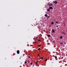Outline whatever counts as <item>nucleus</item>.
<instances>
[{
  "mask_svg": "<svg viewBox=\"0 0 67 67\" xmlns=\"http://www.w3.org/2000/svg\"><path fill=\"white\" fill-rule=\"evenodd\" d=\"M62 34H63V35H64V36L66 35V33L64 32H62Z\"/></svg>",
  "mask_w": 67,
  "mask_h": 67,
  "instance_id": "obj_1",
  "label": "nucleus"
},
{
  "mask_svg": "<svg viewBox=\"0 0 67 67\" xmlns=\"http://www.w3.org/2000/svg\"><path fill=\"white\" fill-rule=\"evenodd\" d=\"M53 3H55V4H57L58 2L56 1H53Z\"/></svg>",
  "mask_w": 67,
  "mask_h": 67,
  "instance_id": "obj_2",
  "label": "nucleus"
},
{
  "mask_svg": "<svg viewBox=\"0 0 67 67\" xmlns=\"http://www.w3.org/2000/svg\"><path fill=\"white\" fill-rule=\"evenodd\" d=\"M52 33H55V31H54V29H52Z\"/></svg>",
  "mask_w": 67,
  "mask_h": 67,
  "instance_id": "obj_3",
  "label": "nucleus"
},
{
  "mask_svg": "<svg viewBox=\"0 0 67 67\" xmlns=\"http://www.w3.org/2000/svg\"><path fill=\"white\" fill-rule=\"evenodd\" d=\"M49 9H53V7H50L49 8Z\"/></svg>",
  "mask_w": 67,
  "mask_h": 67,
  "instance_id": "obj_4",
  "label": "nucleus"
},
{
  "mask_svg": "<svg viewBox=\"0 0 67 67\" xmlns=\"http://www.w3.org/2000/svg\"><path fill=\"white\" fill-rule=\"evenodd\" d=\"M17 53L18 54H19V53H20V51L19 50L17 51Z\"/></svg>",
  "mask_w": 67,
  "mask_h": 67,
  "instance_id": "obj_5",
  "label": "nucleus"
},
{
  "mask_svg": "<svg viewBox=\"0 0 67 67\" xmlns=\"http://www.w3.org/2000/svg\"><path fill=\"white\" fill-rule=\"evenodd\" d=\"M47 36L48 37H51V35H48Z\"/></svg>",
  "mask_w": 67,
  "mask_h": 67,
  "instance_id": "obj_6",
  "label": "nucleus"
},
{
  "mask_svg": "<svg viewBox=\"0 0 67 67\" xmlns=\"http://www.w3.org/2000/svg\"><path fill=\"white\" fill-rule=\"evenodd\" d=\"M44 16H45V17H47V14H46L44 15Z\"/></svg>",
  "mask_w": 67,
  "mask_h": 67,
  "instance_id": "obj_7",
  "label": "nucleus"
},
{
  "mask_svg": "<svg viewBox=\"0 0 67 67\" xmlns=\"http://www.w3.org/2000/svg\"><path fill=\"white\" fill-rule=\"evenodd\" d=\"M55 58L56 60H57V56H55Z\"/></svg>",
  "mask_w": 67,
  "mask_h": 67,
  "instance_id": "obj_8",
  "label": "nucleus"
},
{
  "mask_svg": "<svg viewBox=\"0 0 67 67\" xmlns=\"http://www.w3.org/2000/svg\"><path fill=\"white\" fill-rule=\"evenodd\" d=\"M50 11V9H47V11Z\"/></svg>",
  "mask_w": 67,
  "mask_h": 67,
  "instance_id": "obj_9",
  "label": "nucleus"
},
{
  "mask_svg": "<svg viewBox=\"0 0 67 67\" xmlns=\"http://www.w3.org/2000/svg\"><path fill=\"white\" fill-rule=\"evenodd\" d=\"M60 39H62V38H63V36H60Z\"/></svg>",
  "mask_w": 67,
  "mask_h": 67,
  "instance_id": "obj_10",
  "label": "nucleus"
},
{
  "mask_svg": "<svg viewBox=\"0 0 67 67\" xmlns=\"http://www.w3.org/2000/svg\"><path fill=\"white\" fill-rule=\"evenodd\" d=\"M56 24H59V23H58V22H56Z\"/></svg>",
  "mask_w": 67,
  "mask_h": 67,
  "instance_id": "obj_11",
  "label": "nucleus"
},
{
  "mask_svg": "<svg viewBox=\"0 0 67 67\" xmlns=\"http://www.w3.org/2000/svg\"><path fill=\"white\" fill-rule=\"evenodd\" d=\"M51 24L52 25L54 24V22H51Z\"/></svg>",
  "mask_w": 67,
  "mask_h": 67,
  "instance_id": "obj_12",
  "label": "nucleus"
},
{
  "mask_svg": "<svg viewBox=\"0 0 67 67\" xmlns=\"http://www.w3.org/2000/svg\"><path fill=\"white\" fill-rule=\"evenodd\" d=\"M40 49H41V48H39L38 49V51H40Z\"/></svg>",
  "mask_w": 67,
  "mask_h": 67,
  "instance_id": "obj_13",
  "label": "nucleus"
},
{
  "mask_svg": "<svg viewBox=\"0 0 67 67\" xmlns=\"http://www.w3.org/2000/svg\"><path fill=\"white\" fill-rule=\"evenodd\" d=\"M40 58V59H43V57H41Z\"/></svg>",
  "mask_w": 67,
  "mask_h": 67,
  "instance_id": "obj_14",
  "label": "nucleus"
},
{
  "mask_svg": "<svg viewBox=\"0 0 67 67\" xmlns=\"http://www.w3.org/2000/svg\"><path fill=\"white\" fill-rule=\"evenodd\" d=\"M47 60V59L45 60V62H46Z\"/></svg>",
  "mask_w": 67,
  "mask_h": 67,
  "instance_id": "obj_15",
  "label": "nucleus"
},
{
  "mask_svg": "<svg viewBox=\"0 0 67 67\" xmlns=\"http://www.w3.org/2000/svg\"><path fill=\"white\" fill-rule=\"evenodd\" d=\"M47 17L48 18H50V16H47Z\"/></svg>",
  "mask_w": 67,
  "mask_h": 67,
  "instance_id": "obj_16",
  "label": "nucleus"
},
{
  "mask_svg": "<svg viewBox=\"0 0 67 67\" xmlns=\"http://www.w3.org/2000/svg\"><path fill=\"white\" fill-rule=\"evenodd\" d=\"M60 44H63V42H60Z\"/></svg>",
  "mask_w": 67,
  "mask_h": 67,
  "instance_id": "obj_17",
  "label": "nucleus"
},
{
  "mask_svg": "<svg viewBox=\"0 0 67 67\" xmlns=\"http://www.w3.org/2000/svg\"><path fill=\"white\" fill-rule=\"evenodd\" d=\"M25 64H26V63H27V62L25 61Z\"/></svg>",
  "mask_w": 67,
  "mask_h": 67,
  "instance_id": "obj_18",
  "label": "nucleus"
},
{
  "mask_svg": "<svg viewBox=\"0 0 67 67\" xmlns=\"http://www.w3.org/2000/svg\"><path fill=\"white\" fill-rule=\"evenodd\" d=\"M35 64H36V65H37L38 64H37V62H35Z\"/></svg>",
  "mask_w": 67,
  "mask_h": 67,
  "instance_id": "obj_19",
  "label": "nucleus"
},
{
  "mask_svg": "<svg viewBox=\"0 0 67 67\" xmlns=\"http://www.w3.org/2000/svg\"><path fill=\"white\" fill-rule=\"evenodd\" d=\"M41 44H40V45H38V46H41Z\"/></svg>",
  "mask_w": 67,
  "mask_h": 67,
  "instance_id": "obj_20",
  "label": "nucleus"
},
{
  "mask_svg": "<svg viewBox=\"0 0 67 67\" xmlns=\"http://www.w3.org/2000/svg\"><path fill=\"white\" fill-rule=\"evenodd\" d=\"M38 41H39V42H41V41L39 40H38Z\"/></svg>",
  "mask_w": 67,
  "mask_h": 67,
  "instance_id": "obj_21",
  "label": "nucleus"
},
{
  "mask_svg": "<svg viewBox=\"0 0 67 67\" xmlns=\"http://www.w3.org/2000/svg\"><path fill=\"white\" fill-rule=\"evenodd\" d=\"M30 64H31V65H32V64H33V63H30Z\"/></svg>",
  "mask_w": 67,
  "mask_h": 67,
  "instance_id": "obj_22",
  "label": "nucleus"
},
{
  "mask_svg": "<svg viewBox=\"0 0 67 67\" xmlns=\"http://www.w3.org/2000/svg\"><path fill=\"white\" fill-rule=\"evenodd\" d=\"M53 5V4H51V5H52H52Z\"/></svg>",
  "mask_w": 67,
  "mask_h": 67,
  "instance_id": "obj_23",
  "label": "nucleus"
},
{
  "mask_svg": "<svg viewBox=\"0 0 67 67\" xmlns=\"http://www.w3.org/2000/svg\"><path fill=\"white\" fill-rule=\"evenodd\" d=\"M66 26V24H65L64 25V26Z\"/></svg>",
  "mask_w": 67,
  "mask_h": 67,
  "instance_id": "obj_24",
  "label": "nucleus"
},
{
  "mask_svg": "<svg viewBox=\"0 0 67 67\" xmlns=\"http://www.w3.org/2000/svg\"><path fill=\"white\" fill-rule=\"evenodd\" d=\"M28 57H29V58H31V57H30V56H29Z\"/></svg>",
  "mask_w": 67,
  "mask_h": 67,
  "instance_id": "obj_25",
  "label": "nucleus"
},
{
  "mask_svg": "<svg viewBox=\"0 0 67 67\" xmlns=\"http://www.w3.org/2000/svg\"><path fill=\"white\" fill-rule=\"evenodd\" d=\"M49 6L50 7L51 6V5H49Z\"/></svg>",
  "mask_w": 67,
  "mask_h": 67,
  "instance_id": "obj_26",
  "label": "nucleus"
},
{
  "mask_svg": "<svg viewBox=\"0 0 67 67\" xmlns=\"http://www.w3.org/2000/svg\"><path fill=\"white\" fill-rule=\"evenodd\" d=\"M58 27V26H56L57 27Z\"/></svg>",
  "mask_w": 67,
  "mask_h": 67,
  "instance_id": "obj_27",
  "label": "nucleus"
},
{
  "mask_svg": "<svg viewBox=\"0 0 67 67\" xmlns=\"http://www.w3.org/2000/svg\"><path fill=\"white\" fill-rule=\"evenodd\" d=\"M36 63H38V61H36Z\"/></svg>",
  "mask_w": 67,
  "mask_h": 67,
  "instance_id": "obj_28",
  "label": "nucleus"
},
{
  "mask_svg": "<svg viewBox=\"0 0 67 67\" xmlns=\"http://www.w3.org/2000/svg\"><path fill=\"white\" fill-rule=\"evenodd\" d=\"M38 56H40V54H38Z\"/></svg>",
  "mask_w": 67,
  "mask_h": 67,
  "instance_id": "obj_29",
  "label": "nucleus"
},
{
  "mask_svg": "<svg viewBox=\"0 0 67 67\" xmlns=\"http://www.w3.org/2000/svg\"><path fill=\"white\" fill-rule=\"evenodd\" d=\"M59 23H60V22H59V21L58 22Z\"/></svg>",
  "mask_w": 67,
  "mask_h": 67,
  "instance_id": "obj_30",
  "label": "nucleus"
},
{
  "mask_svg": "<svg viewBox=\"0 0 67 67\" xmlns=\"http://www.w3.org/2000/svg\"><path fill=\"white\" fill-rule=\"evenodd\" d=\"M57 40H58V39H57Z\"/></svg>",
  "mask_w": 67,
  "mask_h": 67,
  "instance_id": "obj_31",
  "label": "nucleus"
},
{
  "mask_svg": "<svg viewBox=\"0 0 67 67\" xmlns=\"http://www.w3.org/2000/svg\"><path fill=\"white\" fill-rule=\"evenodd\" d=\"M36 43V42H35V43Z\"/></svg>",
  "mask_w": 67,
  "mask_h": 67,
  "instance_id": "obj_32",
  "label": "nucleus"
},
{
  "mask_svg": "<svg viewBox=\"0 0 67 67\" xmlns=\"http://www.w3.org/2000/svg\"><path fill=\"white\" fill-rule=\"evenodd\" d=\"M49 27H51V26H50Z\"/></svg>",
  "mask_w": 67,
  "mask_h": 67,
  "instance_id": "obj_33",
  "label": "nucleus"
}]
</instances>
